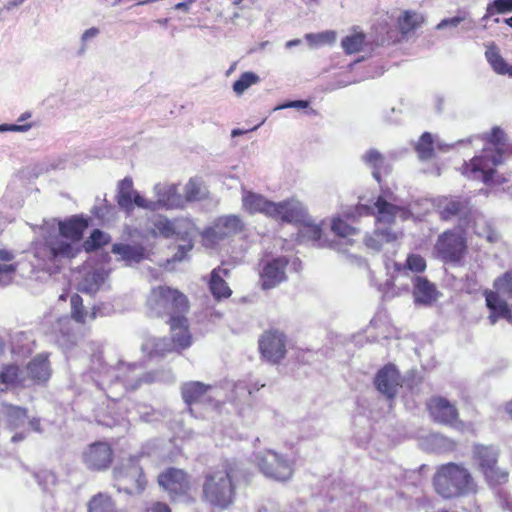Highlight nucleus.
<instances>
[{
    "mask_svg": "<svg viewBox=\"0 0 512 512\" xmlns=\"http://www.w3.org/2000/svg\"><path fill=\"white\" fill-rule=\"evenodd\" d=\"M238 469L225 459L202 474L201 497L213 509L230 508L237 498Z\"/></svg>",
    "mask_w": 512,
    "mask_h": 512,
    "instance_id": "obj_1",
    "label": "nucleus"
},
{
    "mask_svg": "<svg viewBox=\"0 0 512 512\" xmlns=\"http://www.w3.org/2000/svg\"><path fill=\"white\" fill-rule=\"evenodd\" d=\"M88 219L82 215H73L59 222L60 235H49L43 242L36 244L34 255L44 262L56 259H73L79 251L73 243L82 239L88 227Z\"/></svg>",
    "mask_w": 512,
    "mask_h": 512,
    "instance_id": "obj_2",
    "label": "nucleus"
},
{
    "mask_svg": "<svg viewBox=\"0 0 512 512\" xmlns=\"http://www.w3.org/2000/svg\"><path fill=\"white\" fill-rule=\"evenodd\" d=\"M434 491L444 499H453L478 491L471 472L463 464L449 462L437 467L433 477Z\"/></svg>",
    "mask_w": 512,
    "mask_h": 512,
    "instance_id": "obj_3",
    "label": "nucleus"
},
{
    "mask_svg": "<svg viewBox=\"0 0 512 512\" xmlns=\"http://www.w3.org/2000/svg\"><path fill=\"white\" fill-rule=\"evenodd\" d=\"M156 483L166 493L171 503L194 505L198 498V488L193 476L185 469L166 467L158 473Z\"/></svg>",
    "mask_w": 512,
    "mask_h": 512,
    "instance_id": "obj_4",
    "label": "nucleus"
},
{
    "mask_svg": "<svg viewBox=\"0 0 512 512\" xmlns=\"http://www.w3.org/2000/svg\"><path fill=\"white\" fill-rule=\"evenodd\" d=\"M146 305L154 317L166 320L186 315L190 309L188 297L179 289L167 285L153 287Z\"/></svg>",
    "mask_w": 512,
    "mask_h": 512,
    "instance_id": "obj_5",
    "label": "nucleus"
},
{
    "mask_svg": "<svg viewBox=\"0 0 512 512\" xmlns=\"http://www.w3.org/2000/svg\"><path fill=\"white\" fill-rule=\"evenodd\" d=\"M111 475L118 492L139 495L148 486V479L138 456L129 457L125 462L114 467Z\"/></svg>",
    "mask_w": 512,
    "mask_h": 512,
    "instance_id": "obj_6",
    "label": "nucleus"
},
{
    "mask_svg": "<svg viewBox=\"0 0 512 512\" xmlns=\"http://www.w3.org/2000/svg\"><path fill=\"white\" fill-rule=\"evenodd\" d=\"M499 451L493 446L475 445L472 459L490 487H497L509 481V472L499 466Z\"/></svg>",
    "mask_w": 512,
    "mask_h": 512,
    "instance_id": "obj_7",
    "label": "nucleus"
},
{
    "mask_svg": "<svg viewBox=\"0 0 512 512\" xmlns=\"http://www.w3.org/2000/svg\"><path fill=\"white\" fill-rule=\"evenodd\" d=\"M434 253L441 262L461 266L468 253L467 238L463 231L447 229L440 233L434 244Z\"/></svg>",
    "mask_w": 512,
    "mask_h": 512,
    "instance_id": "obj_8",
    "label": "nucleus"
},
{
    "mask_svg": "<svg viewBox=\"0 0 512 512\" xmlns=\"http://www.w3.org/2000/svg\"><path fill=\"white\" fill-rule=\"evenodd\" d=\"M169 325L170 337H162L154 341L152 354L163 357L172 351L181 353L192 345V334L189 328V322L186 315L166 320Z\"/></svg>",
    "mask_w": 512,
    "mask_h": 512,
    "instance_id": "obj_9",
    "label": "nucleus"
},
{
    "mask_svg": "<svg viewBox=\"0 0 512 512\" xmlns=\"http://www.w3.org/2000/svg\"><path fill=\"white\" fill-rule=\"evenodd\" d=\"M501 163L502 154L499 150L497 154H491L488 149H483L480 155H475L469 162L463 163L460 172L469 179L489 184L494 179L496 166Z\"/></svg>",
    "mask_w": 512,
    "mask_h": 512,
    "instance_id": "obj_10",
    "label": "nucleus"
},
{
    "mask_svg": "<svg viewBox=\"0 0 512 512\" xmlns=\"http://www.w3.org/2000/svg\"><path fill=\"white\" fill-rule=\"evenodd\" d=\"M80 460L89 472H106L114 463L115 452L106 440H95L81 451Z\"/></svg>",
    "mask_w": 512,
    "mask_h": 512,
    "instance_id": "obj_11",
    "label": "nucleus"
},
{
    "mask_svg": "<svg viewBox=\"0 0 512 512\" xmlns=\"http://www.w3.org/2000/svg\"><path fill=\"white\" fill-rule=\"evenodd\" d=\"M287 345V335L278 328L266 329L258 338V351L262 359L273 365L285 359Z\"/></svg>",
    "mask_w": 512,
    "mask_h": 512,
    "instance_id": "obj_12",
    "label": "nucleus"
},
{
    "mask_svg": "<svg viewBox=\"0 0 512 512\" xmlns=\"http://www.w3.org/2000/svg\"><path fill=\"white\" fill-rule=\"evenodd\" d=\"M211 390V385L200 381H190L182 384L180 388L181 397L187 406V411L193 417L198 418L203 416V412L197 410L198 406L203 410L214 406L215 401L210 395Z\"/></svg>",
    "mask_w": 512,
    "mask_h": 512,
    "instance_id": "obj_13",
    "label": "nucleus"
},
{
    "mask_svg": "<svg viewBox=\"0 0 512 512\" xmlns=\"http://www.w3.org/2000/svg\"><path fill=\"white\" fill-rule=\"evenodd\" d=\"M245 224L238 215H224L218 217L212 226L204 229L202 240L205 245L213 246L220 241L241 233Z\"/></svg>",
    "mask_w": 512,
    "mask_h": 512,
    "instance_id": "obj_14",
    "label": "nucleus"
},
{
    "mask_svg": "<svg viewBox=\"0 0 512 512\" xmlns=\"http://www.w3.org/2000/svg\"><path fill=\"white\" fill-rule=\"evenodd\" d=\"M426 411L435 423L459 428L463 426L456 405L439 395L432 396L426 402Z\"/></svg>",
    "mask_w": 512,
    "mask_h": 512,
    "instance_id": "obj_15",
    "label": "nucleus"
},
{
    "mask_svg": "<svg viewBox=\"0 0 512 512\" xmlns=\"http://www.w3.org/2000/svg\"><path fill=\"white\" fill-rule=\"evenodd\" d=\"M289 260L286 256H277L259 264V285L262 290L276 288L287 280L286 270Z\"/></svg>",
    "mask_w": 512,
    "mask_h": 512,
    "instance_id": "obj_16",
    "label": "nucleus"
},
{
    "mask_svg": "<svg viewBox=\"0 0 512 512\" xmlns=\"http://www.w3.org/2000/svg\"><path fill=\"white\" fill-rule=\"evenodd\" d=\"M116 202L127 213H131L136 206L152 211L157 209L155 202L145 199L134 189L131 177H126L118 183Z\"/></svg>",
    "mask_w": 512,
    "mask_h": 512,
    "instance_id": "obj_17",
    "label": "nucleus"
},
{
    "mask_svg": "<svg viewBox=\"0 0 512 512\" xmlns=\"http://www.w3.org/2000/svg\"><path fill=\"white\" fill-rule=\"evenodd\" d=\"M53 374L49 353H40L34 356L26 365V387L30 385L43 386L51 379Z\"/></svg>",
    "mask_w": 512,
    "mask_h": 512,
    "instance_id": "obj_18",
    "label": "nucleus"
},
{
    "mask_svg": "<svg viewBox=\"0 0 512 512\" xmlns=\"http://www.w3.org/2000/svg\"><path fill=\"white\" fill-rule=\"evenodd\" d=\"M374 385L377 391L392 401L403 386V378L393 364H387L376 373Z\"/></svg>",
    "mask_w": 512,
    "mask_h": 512,
    "instance_id": "obj_19",
    "label": "nucleus"
},
{
    "mask_svg": "<svg viewBox=\"0 0 512 512\" xmlns=\"http://www.w3.org/2000/svg\"><path fill=\"white\" fill-rule=\"evenodd\" d=\"M258 466L266 476L279 481H286L293 474L291 464L273 451L265 452L259 459Z\"/></svg>",
    "mask_w": 512,
    "mask_h": 512,
    "instance_id": "obj_20",
    "label": "nucleus"
},
{
    "mask_svg": "<svg viewBox=\"0 0 512 512\" xmlns=\"http://www.w3.org/2000/svg\"><path fill=\"white\" fill-rule=\"evenodd\" d=\"M483 296L485 297L486 307L490 312L488 320L491 325H495L500 319L512 320V309L500 293L486 289Z\"/></svg>",
    "mask_w": 512,
    "mask_h": 512,
    "instance_id": "obj_21",
    "label": "nucleus"
},
{
    "mask_svg": "<svg viewBox=\"0 0 512 512\" xmlns=\"http://www.w3.org/2000/svg\"><path fill=\"white\" fill-rule=\"evenodd\" d=\"M468 201L457 196H443L437 199L435 211L441 220L447 221L465 214L468 210Z\"/></svg>",
    "mask_w": 512,
    "mask_h": 512,
    "instance_id": "obj_22",
    "label": "nucleus"
},
{
    "mask_svg": "<svg viewBox=\"0 0 512 512\" xmlns=\"http://www.w3.org/2000/svg\"><path fill=\"white\" fill-rule=\"evenodd\" d=\"M26 388L23 369L14 363L5 364L0 369V393Z\"/></svg>",
    "mask_w": 512,
    "mask_h": 512,
    "instance_id": "obj_23",
    "label": "nucleus"
},
{
    "mask_svg": "<svg viewBox=\"0 0 512 512\" xmlns=\"http://www.w3.org/2000/svg\"><path fill=\"white\" fill-rule=\"evenodd\" d=\"M413 296L416 303L431 305L437 300L439 292L426 277L417 276L413 280Z\"/></svg>",
    "mask_w": 512,
    "mask_h": 512,
    "instance_id": "obj_24",
    "label": "nucleus"
},
{
    "mask_svg": "<svg viewBox=\"0 0 512 512\" xmlns=\"http://www.w3.org/2000/svg\"><path fill=\"white\" fill-rule=\"evenodd\" d=\"M111 253L119 255L120 259L128 265L140 263L146 257V249L140 243H114Z\"/></svg>",
    "mask_w": 512,
    "mask_h": 512,
    "instance_id": "obj_25",
    "label": "nucleus"
},
{
    "mask_svg": "<svg viewBox=\"0 0 512 512\" xmlns=\"http://www.w3.org/2000/svg\"><path fill=\"white\" fill-rule=\"evenodd\" d=\"M229 275V270L220 267L211 272L210 280L208 283L209 290L214 299L220 301L231 297L233 291L225 281L224 277Z\"/></svg>",
    "mask_w": 512,
    "mask_h": 512,
    "instance_id": "obj_26",
    "label": "nucleus"
},
{
    "mask_svg": "<svg viewBox=\"0 0 512 512\" xmlns=\"http://www.w3.org/2000/svg\"><path fill=\"white\" fill-rule=\"evenodd\" d=\"M374 206L377 209V220L379 222L391 224L397 216L406 219L410 214L406 208L389 203L381 196L377 198Z\"/></svg>",
    "mask_w": 512,
    "mask_h": 512,
    "instance_id": "obj_27",
    "label": "nucleus"
},
{
    "mask_svg": "<svg viewBox=\"0 0 512 512\" xmlns=\"http://www.w3.org/2000/svg\"><path fill=\"white\" fill-rule=\"evenodd\" d=\"M280 222L298 224L304 222L307 217V211L299 201L287 199L281 201Z\"/></svg>",
    "mask_w": 512,
    "mask_h": 512,
    "instance_id": "obj_28",
    "label": "nucleus"
},
{
    "mask_svg": "<svg viewBox=\"0 0 512 512\" xmlns=\"http://www.w3.org/2000/svg\"><path fill=\"white\" fill-rule=\"evenodd\" d=\"M485 57L498 75H509L512 78V65L501 55L499 47L495 42L486 46Z\"/></svg>",
    "mask_w": 512,
    "mask_h": 512,
    "instance_id": "obj_29",
    "label": "nucleus"
},
{
    "mask_svg": "<svg viewBox=\"0 0 512 512\" xmlns=\"http://www.w3.org/2000/svg\"><path fill=\"white\" fill-rule=\"evenodd\" d=\"M156 195H158V201L154 202L156 208L158 206L166 208H177L183 205V199L178 193L176 185L160 186L156 187Z\"/></svg>",
    "mask_w": 512,
    "mask_h": 512,
    "instance_id": "obj_30",
    "label": "nucleus"
},
{
    "mask_svg": "<svg viewBox=\"0 0 512 512\" xmlns=\"http://www.w3.org/2000/svg\"><path fill=\"white\" fill-rule=\"evenodd\" d=\"M99 311V307L93 306L91 311L88 312L83 305V300L80 295L73 294L70 296V316H72L73 320L77 323L84 324L87 318L90 320L96 319Z\"/></svg>",
    "mask_w": 512,
    "mask_h": 512,
    "instance_id": "obj_31",
    "label": "nucleus"
},
{
    "mask_svg": "<svg viewBox=\"0 0 512 512\" xmlns=\"http://www.w3.org/2000/svg\"><path fill=\"white\" fill-rule=\"evenodd\" d=\"M87 512H119L116 501L105 492H98L87 502Z\"/></svg>",
    "mask_w": 512,
    "mask_h": 512,
    "instance_id": "obj_32",
    "label": "nucleus"
},
{
    "mask_svg": "<svg viewBox=\"0 0 512 512\" xmlns=\"http://www.w3.org/2000/svg\"><path fill=\"white\" fill-rule=\"evenodd\" d=\"M364 163L370 166L373 170L372 175L374 179L380 183L381 182V174L382 172H387L389 169V164L386 163V159L382 153H380L376 149H369L363 155Z\"/></svg>",
    "mask_w": 512,
    "mask_h": 512,
    "instance_id": "obj_33",
    "label": "nucleus"
},
{
    "mask_svg": "<svg viewBox=\"0 0 512 512\" xmlns=\"http://www.w3.org/2000/svg\"><path fill=\"white\" fill-rule=\"evenodd\" d=\"M208 197V190L200 177L190 178L184 187L186 202L201 201Z\"/></svg>",
    "mask_w": 512,
    "mask_h": 512,
    "instance_id": "obj_34",
    "label": "nucleus"
},
{
    "mask_svg": "<svg viewBox=\"0 0 512 512\" xmlns=\"http://www.w3.org/2000/svg\"><path fill=\"white\" fill-rule=\"evenodd\" d=\"M425 21L423 15L407 10L398 19V27L403 35H406L419 28Z\"/></svg>",
    "mask_w": 512,
    "mask_h": 512,
    "instance_id": "obj_35",
    "label": "nucleus"
},
{
    "mask_svg": "<svg viewBox=\"0 0 512 512\" xmlns=\"http://www.w3.org/2000/svg\"><path fill=\"white\" fill-rule=\"evenodd\" d=\"M243 207L246 212L250 214L261 213L263 214L267 199L262 195L253 193L251 191L244 192L243 195Z\"/></svg>",
    "mask_w": 512,
    "mask_h": 512,
    "instance_id": "obj_36",
    "label": "nucleus"
},
{
    "mask_svg": "<svg viewBox=\"0 0 512 512\" xmlns=\"http://www.w3.org/2000/svg\"><path fill=\"white\" fill-rule=\"evenodd\" d=\"M366 36L363 32H354L342 38V49L346 54L357 53L362 50Z\"/></svg>",
    "mask_w": 512,
    "mask_h": 512,
    "instance_id": "obj_37",
    "label": "nucleus"
},
{
    "mask_svg": "<svg viewBox=\"0 0 512 512\" xmlns=\"http://www.w3.org/2000/svg\"><path fill=\"white\" fill-rule=\"evenodd\" d=\"M494 290L500 294L512 298V270H508L493 282Z\"/></svg>",
    "mask_w": 512,
    "mask_h": 512,
    "instance_id": "obj_38",
    "label": "nucleus"
},
{
    "mask_svg": "<svg viewBox=\"0 0 512 512\" xmlns=\"http://www.w3.org/2000/svg\"><path fill=\"white\" fill-rule=\"evenodd\" d=\"M259 82V76L254 72H244L234 83L233 90L237 95H242L252 85Z\"/></svg>",
    "mask_w": 512,
    "mask_h": 512,
    "instance_id": "obj_39",
    "label": "nucleus"
},
{
    "mask_svg": "<svg viewBox=\"0 0 512 512\" xmlns=\"http://www.w3.org/2000/svg\"><path fill=\"white\" fill-rule=\"evenodd\" d=\"M416 150L422 159H430L434 154L433 137L431 133L424 132L416 145Z\"/></svg>",
    "mask_w": 512,
    "mask_h": 512,
    "instance_id": "obj_40",
    "label": "nucleus"
},
{
    "mask_svg": "<svg viewBox=\"0 0 512 512\" xmlns=\"http://www.w3.org/2000/svg\"><path fill=\"white\" fill-rule=\"evenodd\" d=\"M299 224L302 225L300 232L304 237L312 241H319L321 239L323 232L321 225L311 221L308 216L305 218L304 222H300Z\"/></svg>",
    "mask_w": 512,
    "mask_h": 512,
    "instance_id": "obj_41",
    "label": "nucleus"
},
{
    "mask_svg": "<svg viewBox=\"0 0 512 512\" xmlns=\"http://www.w3.org/2000/svg\"><path fill=\"white\" fill-rule=\"evenodd\" d=\"M403 268L415 274H421L427 270V261L421 254H409Z\"/></svg>",
    "mask_w": 512,
    "mask_h": 512,
    "instance_id": "obj_42",
    "label": "nucleus"
},
{
    "mask_svg": "<svg viewBox=\"0 0 512 512\" xmlns=\"http://www.w3.org/2000/svg\"><path fill=\"white\" fill-rule=\"evenodd\" d=\"M106 235L99 229H94L89 237L84 241L83 246L86 251H93L107 243Z\"/></svg>",
    "mask_w": 512,
    "mask_h": 512,
    "instance_id": "obj_43",
    "label": "nucleus"
},
{
    "mask_svg": "<svg viewBox=\"0 0 512 512\" xmlns=\"http://www.w3.org/2000/svg\"><path fill=\"white\" fill-rule=\"evenodd\" d=\"M512 12V0H493L487 5L486 16Z\"/></svg>",
    "mask_w": 512,
    "mask_h": 512,
    "instance_id": "obj_44",
    "label": "nucleus"
},
{
    "mask_svg": "<svg viewBox=\"0 0 512 512\" xmlns=\"http://www.w3.org/2000/svg\"><path fill=\"white\" fill-rule=\"evenodd\" d=\"M154 233L168 238L175 234V228L170 220L167 218H160L156 219L154 222Z\"/></svg>",
    "mask_w": 512,
    "mask_h": 512,
    "instance_id": "obj_45",
    "label": "nucleus"
},
{
    "mask_svg": "<svg viewBox=\"0 0 512 512\" xmlns=\"http://www.w3.org/2000/svg\"><path fill=\"white\" fill-rule=\"evenodd\" d=\"M332 230L340 237H348L356 233V229L342 218L333 219Z\"/></svg>",
    "mask_w": 512,
    "mask_h": 512,
    "instance_id": "obj_46",
    "label": "nucleus"
},
{
    "mask_svg": "<svg viewBox=\"0 0 512 512\" xmlns=\"http://www.w3.org/2000/svg\"><path fill=\"white\" fill-rule=\"evenodd\" d=\"M389 236H390V233H388L384 230L376 231L373 236H369L365 239V244L369 248H372L375 250H380L381 242L384 238H386L387 240H391V238ZM396 238H397L396 235H393L392 239H396Z\"/></svg>",
    "mask_w": 512,
    "mask_h": 512,
    "instance_id": "obj_47",
    "label": "nucleus"
},
{
    "mask_svg": "<svg viewBox=\"0 0 512 512\" xmlns=\"http://www.w3.org/2000/svg\"><path fill=\"white\" fill-rule=\"evenodd\" d=\"M486 140L495 146H501L506 142V134L500 127H494L491 132L487 134Z\"/></svg>",
    "mask_w": 512,
    "mask_h": 512,
    "instance_id": "obj_48",
    "label": "nucleus"
},
{
    "mask_svg": "<svg viewBox=\"0 0 512 512\" xmlns=\"http://www.w3.org/2000/svg\"><path fill=\"white\" fill-rule=\"evenodd\" d=\"M337 38V34L334 31H326L323 33H319L316 35H307V39L311 40L314 39L316 43L318 44H326V43H334L335 39Z\"/></svg>",
    "mask_w": 512,
    "mask_h": 512,
    "instance_id": "obj_49",
    "label": "nucleus"
},
{
    "mask_svg": "<svg viewBox=\"0 0 512 512\" xmlns=\"http://www.w3.org/2000/svg\"><path fill=\"white\" fill-rule=\"evenodd\" d=\"M281 202L267 201L263 214L271 219L279 221Z\"/></svg>",
    "mask_w": 512,
    "mask_h": 512,
    "instance_id": "obj_50",
    "label": "nucleus"
},
{
    "mask_svg": "<svg viewBox=\"0 0 512 512\" xmlns=\"http://www.w3.org/2000/svg\"><path fill=\"white\" fill-rule=\"evenodd\" d=\"M145 512H172V510L166 502L156 500L150 503Z\"/></svg>",
    "mask_w": 512,
    "mask_h": 512,
    "instance_id": "obj_51",
    "label": "nucleus"
},
{
    "mask_svg": "<svg viewBox=\"0 0 512 512\" xmlns=\"http://www.w3.org/2000/svg\"><path fill=\"white\" fill-rule=\"evenodd\" d=\"M17 266L15 264H2L0 265V281H4L7 278L9 281L15 274Z\"/></svg>",
    "mask_w": 512,
    "mask_h": 512,
    "instance_id": "obj_52",
    "label": "nucleus"
},
{
    "mask_svg": "<svg viewBox=\"0 0 512 512\" xmlns=\"http://www.w3.org/2000/svg\"><path fill=\"white\" fill-rule=\"evenodd\" d=\"M464 20V17H459V16H456V17H452V18H446V19H443L438 25H437V29H441V28H444L446 26H453V27H456L457 25H459L462 21Z\"/></svg>",
    "mask_w": 512,
    "mask_h": 512,
    "instance_id": "obj_53",
    "label": "nucleus"
},
{
    "mask_svg": "<svg viewBox=\"0 0 512 512\" xmlns=\"http://www.w3.org/2000/svg\"><path fill=\"white\" fill-rule=\"evenodd\" d=\"M308 106H309V102L308 101L297 100V101H291V102H288L286 104H283V105L279 106L278 108L279 109H285V108L304 109V108H307Z\"/></svg>",
    "mask_w": 512,
    "mask_h": 512,
    "instance_id": "obj_54",
    "label": "nucleus"
},
{
    "mask_svg": "<svg viewBox=\"0 0 512 512\" xmlns=\"http://www.w3.org/2000/svg\"><path fill=\"white\" fill-rule=\"evenodd\" d=\"M14 259V256L7 249H0V261L2 262H10Z\"/></svg>",
    "mask_w": 512,
    "mask_h": 512,
    "instance_id": "obj_55",
    "label": "nucleus"
},
{
    "mask_svg": "<svg viewBox=\"0 0 512 512\" xmlns=\"http://www.w3.org/2000/svg\"><path fill=\"white\" fill-rule=\"evenodd\" d=\"M31 128V124H24V125H16V124H12V125H9L8 127L4 128L5 130H10V131H27Z\"/></svg>",
    "mask_w": 512,
    "mask_h": 512,
    "instance_id": "obj_56",
    "label": "nucleus"
},
{
    "mask_svg": "<svg viewBox=\"0 0 512 512\" xmlns=\"http://www.w3.org/2000/svg\"><path fill=\"white\" fill-rule=\"evenodd\" d=\"M98 32H99V30H98L97 28H94V27L89 28V29H87V30L83 33V35H82V39L85 41V40H87V39H89V38H91V37L96 36V35L98 34Z\"/></svg>",
    "mask_w": 512,
    "mask_h": 512,
    "instance_id": "obj_57",
    "label": "nucleus"
},
{
    "mask_svg": "<svg viewBox=\"0 0 512 512\" xmlns=\"http://www.w3.org/2000/svg\"><path fill=\"white\" fill-rule=\"evenodd\" d=\"M9 410L19 416H26V414H27V410L25 408L18 407V406L9 405Z\"/></svg>",
    "mask_w": 512,
    "mask_h": 512,
    "instance_id": "obj_58",
    "label": "nucleus"
},
{
    "mask_svg": "<svg viewBox=\"0 0 512 512\" xmlns=\"http://www.w3.org/2000/svg\"><path fill=\"white\" fill-rule=\"evenodd\" d=\"M505 411L512 418V399L509 402L506 403Z\"/></svg>",
    "mask_w": 512,
    "mask_h": 512,
    "instance_id": "obj_59",
    "label": "nucleus"
},
{
    "mask_svg": "<svg viewBox=\"0 0 512 512\" xmlns=\"http://www.w3.org/2000/svg\"><path fill=\"white\" fill-rule=\"evenodd\" d=\"M31 116L30 113L26 112L24 114H22L19 118V121H23V120H26L27 118H29Z\"/></svg>",
    "mask_w": 512,
    "mask_h": 512,
    "instance_id": "obj_60",
    "label": "nucleus"
},
{
    "mask_svg": "<svg viewBox=\"0 0 512 512\" xmlns=\"http://www.w3.org/2000/svg\"><path fill=\"white\" fill-rule=\"evenodd\" d=\"M240 134H243V131H242V130H240V129H234V130L232 131V135H233V136L240 135Z\"/></svg>",
    "mask_w": 512,
    "mask_h": 512,
    "instance_id": "obj_61",
    "label": "nucleus"
},
{
    "mask_svg": "<svg viewBox=\"0 0 512 512\" xmlns=\"http://www.w3.org/2000/svg\"><path fill=\"white\" fill-rule=\"evenodd\" d=\"M505 22L512 27V17L505 20Z\"/></svg>",
    "mask_w": 512,
    "mask_h": 512,
    "instance_id": "obj_62",
    "label": "nucleus"
},
{
    "mask_svg": "<svg viewBox=\"0 0 512 512\" xmlns=\"http://www.w3.org/2000/svg\"><path fill=\"white\" fill-rule=\"evenodd\" d=\"M184 6H185V4L179 3V4L176 5V8L182 9V7H184Z\"/></svg>",
    "mask_w": 512,
    "mask_h": 512,
    "instance_id": "obj_63",
    "label": "nucleus"
},
{
    "mask_svg": "<svg viewBox=\"0 0 512 512\" xmlns=\"http://www.w3.org/2000/svg\"><path fill=\"white\" fill-rule=\"evenodd\" d=\"M437 512H450V511H448V510H446V509H442V510H439V511H437Z\"/></svg>",
    "mask_w": 512,
    "mask_h": 512,
    "instance_id": "obj_64",
    "label": "nucleus"
}]
</instances>
